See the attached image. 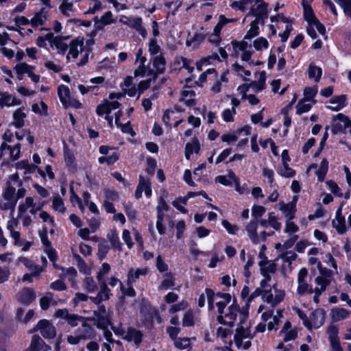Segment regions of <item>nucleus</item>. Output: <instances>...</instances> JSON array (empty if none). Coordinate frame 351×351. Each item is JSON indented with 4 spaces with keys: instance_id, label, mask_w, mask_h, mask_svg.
Segmentation results:
<instances>
[{
    "instance_id": "obj_1",
    "label": "nucleus",
    "mask_w": 351,
    "mask_h": 351,
    "mask_svg": "<svg viewBox=\"0 0 351 351\" xmlns=\"http://www.w3.org/2000/svg\"><path fill=\"white\" fill-rule=\"evenodd\" d=\"M63 157L66 167L71 173H75L77 169V163L73 151L70 149L65 141L63 142Z\"/></svg>"
},
{
    "instance_id": "obj_2",
    "label": "nucleus",
    "mask_w": 351,
    "mask_h": 351,
    "mask_svg": "<svg viewBox=\"0 0 351 351\" xmlns=\"http://www.w3.org/2000/svg\"><path fill=\"white\" fill-rule=\"evenodd\" d=\"M256 8L252 7L250 12L247 13V16H252L258 21H261V24H264L265 19L268 17V6L269 3L265 1L259 2L257 3Z\"/></svg>"
},
{
    "instance_id": "obj_3",
    "label": "nucleus",
    "mask_w": 351,
    "mask_h": 351,
    "mask_svg": "<svg viewBox=\"0 0 351 351\" xmlns=\"http://www.w3.org/2000/svg\"><path fill=\"white\" fill-rule=\"evenodd\" d=\"M328 335V340L332 348V351H343L339 341V328L337 326L331 324L326 330Z\"/></svg>"
},
{
    "instance_id": "obj_4",
    "label": "nucleus",
    "mask_w": 351,
    "mask_h": 351,
    "mask_svg": "<svg viewBox=\"0 0 351 351\" xmlns=\"http://www.w3.org/2000/svg\"><path fill=\"white\" fill-rule=\"evenodd\" d=\"M39 326L40 332L45 339H51L55 338L56 330L49 320L46 319L39 320Z\"/></svg>"
},
{
    "instance_id": "obj_5",
    "label": "nucleus",
    "mask_w": 351,
    "mask_h": 351,
    "mask_svg": "<svg viewBox=\"0 0 351 351\" xmlns=\"http://www.w3.org/2000/svg\"><path fill=\"white\" fill-rule=\"evenodd\" d=\"M36 298V292L32 288L24 287L19 293V302L25 306L32 303Z\"/></svg>"
},
{
    "instance_id": "obj_6",
    "label": "nucleus",
    "mask_w": 351,
    "mask_h": 351,
    "mask_svg": "<svg viewBox=\"0 0 351 351\" xmlns=\"http://www.w3.org/2000/svg\"><path fill=\"white\" fill-rule=\"evenodd\" d=\"M343 205H344V203L341 202V204L339 205V208L336 210V219L338 222V224L335 225V220H332V226L336 228L337 232L339 234H344L347 230L345 218L342 215V208H343Z\"/></svg>"
},
{
    "instance_id": "obj_7",
    "label": "nucleus",
    "mask_w": 351,
    "mask_h": 351,
    "mask_svg": "<svg viewBox=\"0 0 351 351\" xmlns=\"http://www.w3.org/2000/svg\"><path fill=\"white\" fill-rule=\"evenodd\" d=\"M75 333H78L82 340L93 339L96 337V331L90 324L84 322Z\"/></svg>"
},
{
    "instance_id": "obj_8",
    "label": "nucleus",
    "mask_w": 351,
    "mask_h": 351,
    "mask_svg": "<svg viewBox=\"0 0 351 351\" xmlns=\"http://www.w3.org/2000/svg\"><path fill=\"white\" fill-rule=\"evenodd\" d=\"M301 5L303 8L304 19L308 23L309 26H313V24L319 19L317 18L312 6L308 2H305L304 1H302Z\"/></svg>"
},
{
    "instance_id": "obj_9",
    "label": "nucleus",
    "mask_w": 351,
    "mask_h": 351,
    "mask_svg": "<svg viewBox=\"0 0 351 351\" xmlns=\"http://www.w3.org/2000/svg\"><path fill=\"white\" fill-rule=\"evenodd\" d=\"M325 317L326 311L324 308H316L310 314V319L314 324L315 328H318L324 324Z\"/></svg>"
},
{
    "instance_id": "obj_10",
    "label": "nucleus",
    "mask_w": 351,
    "mask_h": 351,
    "mask_svg": "<svg viewBox=\"0 0 351 351\" xmlns=\"http://www.w3.org/2000/svg\"><path fill=\"white\" fill-rule=\"evenodd\" d=\"M346 95H335L329 100V102L332 104H337V106H326V108L332 111L338 112L346 106Z\"/></svg>"
},
{
    "instance_id": "obj_11",
    "label": "nucleus",
    "mask_w": 351,
    "mask_h": 351,
    "mask_svg": "<svg viewBox=\"0 0 351 351\" xmlns=\"http://www.w3.org/2000/svg\"><path fill=\"white\" fill-rule=\"evenodd\" d=\"M279 204L280 210L282 211L287 219L292 220L295 218V215L296 213L295 202L291 201L287 204H285L283 202H281Z\"/></svg>"
},
{
    "instance_id": "obj_12",
    "label": "nucleus",
    "mask_w": 351,
    "mask_h": 351,
    "mask_svg": "<svg viewBox=\"0 0 351 351\" xmlns=\"http://www.w3.org/2000/svg\"><path fill=\"white\" fill-rule=\"evenodd\" d=\"M201 147L199 140L197 137H193L191 143H187L185 146V158L189 160L191 156L193 154H198L200 151Z\"/></svg>"
},
{
    "instance_id": "obj_13",
    "label": "nucleus",
    "mask_w": 351,
    "mask_h": 351,
    "mask_svg": "<svg viewBox=\"0 0 351 351\" xmlns=\"http://www.w3.org/2000/svg\"><path fill=\"white\" fill-rule=\"evenodd\" d=\"M257 228H258V222L257 221H251L246 226V230L247 232V234L252 241V242L257 245L260 243V239L257 234Z\"/></svg>"
},
{
    "instance_id": "obj_14",
    "label": "nucleus",
    "mask_w": 351,
    "mask_h": 351,
    "mask_svg": "<svg viewBox=\"0 0 351 351\" xmlns=\"http://www.w3.org/2000/svg\"><path fill=\"white\" fill-rule=\"evenodd\" d=\"M58 96L62 106L68 107L70 99V90L68 86L61 84L58 87Z\"/></svg>"
},
{
    "instance_id": "obj_15",
    "label": "nucleus",
    "mask_w": 351,
    "mask_h": 351,
    "mask_svg": "<svg viewBox=\"0 0 351 351\" xmlns=\"http://www.w3.org/2000/svg\"><path fill=\"white\" fill-rule=\"evenodd\" d=\"M151 62L155 71H159L162 73L165 72L167 61L163 54L160 53L158 56L152 57Z\"/></svg>"
},
{
    "instance_id": "obj_16",
    "label": "nucleus",
    "mask_w": 351,
    "mask_h": 351,
    "mask_svg": "<svg viewBox=\"0 0 351 351\" xmlns=\"http://www.w3.org/2000/svg\"><path fill=\"white\" fill-rule=\"evenodd\" d=\"M266 72L262 71L260 72L258 81H252L250 84L256 93H259L266 88Z\"/></svg>"
},
{
    "instance_id": "obj_17",
    "label": "nucleus",
    "mask_w": 351,
    "mask_h": 351,
    "mask_svg": "<svg viewBox=\"0 0 351 351\" xmlns=\"http://www.w3.org/2000/svg\"><path fill=\"white\" fill-rule=\"evenodd\" d=\"M267 263H264V261H261L259 263V265L261 267V274L265 278V279H267L271 280V277L270 274H274L276 271V265L274 263L269 264L267 267L265 265Z\"/></svg>"
},
{
    "instance_id": "obj_18",
    "label": "nucleus",
    "mask_w": 351,
    "mask_h": 351,
    "mask_svg": "<svg viewBox=\"0 0 351 351\" xmlns=\"http://www.w3.org/2000/svg\"><path fill=\"white\" fill-rule=\"evenodd\" d=\"M330 315L333 322H339L346 319L349 316V311L343 308H333Z\"/></svg>"
},
{
    "instance_id": "obj_19",
    "label": "nucleus",
    "mask_w": 351,
    "mask_h": 351,
    "mask_svg": "<svg viewBox=\"0 0 351 351\" xmlns=\"http://www.w3.org/2000/svg\"><path fill=\"white\" fill-rule=\"evenodd\" d=\"M12 117L14 121L11 124L18 129L21 128L24 125V119L26 117L25 113L19 108L13 112Z\"/></svg>"
},
{
    "instance_id": "obj_20",
    "label": "nucleus",
    "mask_w": 351,
    "mask_h": 351,
    "mask_svg": "<svg viewBox=\"0 0 351 351\" xmlns=\"http://www.w3.org/2000/svg\"><path fill=\"white\" fill-rule=\"evenodd\" d=\"M328 171V161L326 158H323L321 161L319 169L316 170L315 173L317 177V180L319 182L324 181Z\"/></svg>"
},
{
    "instance_id": "obj_21",
    "label": "nucleus",
    "mask_w": 351,
    "mask_h": 351,
    "mask_svg": "<svg viewBox=\"0 0 351 351\" xmlns=\"http://www.w3.org/2000/svg\"><path fill=\"white\" fill-rule=\"evenodd\" d=\"M94 315L97 317L96 326L97 328L101 330H105L108 328V325H112L110 319L100 313V312L94 311Z\"/></svg>"
},
{
    "instance_id": "obj_22",
    "label": "nucleus",
    "mask_w": 351,
    "mask_h": 351,
    "mask_svg": "<svg viewBox=\"0 0 351 351\" xmlns=\"http://www.w3.org/2000/svg\"><path fill=\"white\" fill-rule=\"evenodd\" d=\"M20 104L21 101L15 97H12L8 92L1 93V108H3L5 106L10 107Z\"/></svg>"
},
{
    "instance_id": "obj_23",
    "label": "nucleus",
    "mask_w": 351,
    "mask_h": 351,
    "mask_svg": "<svg viewBox=\"0 0 351 351\" xmlns=\"http://www.w3.org/2000/svg\"><path fill=\"white\" fill-rule=\"evenodd\" d=\"M83 43V39H80L79 38L72 40L69 44L70 49L66 58L69 59V55H71L74 59L77 58L79 55L77 47L78 46H82Z\"/></svg>"
},
{
    "instance_id": "obj_24",
    "label": "nucleus",
    "mask_w": 351,
    "mask_h": 351,
    "mask_svg": "<svg viewBox=\"0 0 351 351\" xmlns=\"http://www.w3.org/2000/svg\"><path fill=\"white\" fill-rule=\"evenodd\" d=\"M259 21L258 19H255L250 24V29L247 32L244 36V40H251L252 38L257 36L260 32L258 27Z\"/></svg>"
},
{
    "instance_id": "obj_25",
    "label": "nucleus",
    "mask_w": 351,
    "mask_h": 351,
    "mask_svg": "<svg viewBox=\"0 0 351 351\" xmlns=\"http://www.w3.org/2000/svg\"><path fill=\"white\" fill-rule=\"evenodd\" d=\"M53 45L59 50V53L62 55L64 54L68 49L67 44L65 43L62 40V37L60 36H53V38L51 40V46Z\"/></svg>"
},
{
    "instance_id": "obj_26",
    "label": "nucleus",
    "mask_w": 351,
    "mask_h": 351,
    "mask_svg": "<svg viewBox=\"0 0 351 351\" xmlns=\"http://www.w3.org/2000/svg\"><path fill=\"white\" fill-rule=\"evenodd\" d=\"M120 158V154L118 152H113L111 155L108 156H100L98 158V162L99 164H106L108 166L113 165L115 162H117Z\"/></svg>"
},
{
    "instance_id": "obj_27",
    "label": "nucleus",
    "mask_w": 351,
    "mask_h": 351,
    "mask_svg": "<svg viewBox=\"0 0 351 351\" xmlns=\"http://www.w3.org/2000/svg\"><path fill=\"white\" fill-rule=\"evenodd\" d=\"M83 288L88 293H95L98 287L92 276L85 277L83 282Z\"/></svg>"
},
{
    "instance_id": "obj_28",
    "label": "nucleus",
    "mask_w": 351,
    "mask_h": 351,
    "mask_svg": "<svg viewBox=\"0 0 351 351\" xmlns=\"http://www.w3.org/2000/svg\"><path fill=\"white\" fill-rule=\"evenodd\" d=\"M110 250V246L105 239H103L98 244L97 257L101 261L106 258L107 254Z\"/></svg>"
},
{
    "instance_id": "obj_29",
    "label": "nucleus",
    "mask_w": 351,
    "mask_h": 351,
    "mask_svg": "<svg viewBox=\"0 0 351 351\" xmlns=\"http://www.w3.org/2000/svg\"><path fill=\"white\" fill-rule=\"evenodd\" d=\"M317 93V88L316 87H305L304 89V98L303 100L311 101L315 104L317 101L314 99Z\"/></svg>"
},
{
    "instance_id": "obj_30",
    "label": "nucleus",
    "mask_w": 351,
    "mask_h": 351,
    "mask_svg": "<svg viewBox=\"0 0 351 351\" xmlns=\"http://www.w3.org/2000/svg\"><path fill=\"white\" fill-rule=\"evenodd\" d=\"M110 295H112L111 293L101 292V291H99L96 296H90L89 299L95 304L99 305L102 302L108 300Z\"/></svg>"
},
{
    "instance_id": "obj_31",
    "label": "nucleus",
    "mask_w": 351,
    "mask_h": 351,
    "mask_svg": "<svg viewBox=\"0 0 351 351\" xmlns=\"http://www.w3.org/2000/svg\"><path fill=\"white\" fill-rule=\"evenodd\" d=\"M44 343V341L38 335H34L32 337L29 348L32 351H40Z\"/></svg>"
},
{
    "instance_id": "obj_32",
    "label": "nucleus",
    "mask_w": 351,
    "mask_h": 351,
    "mask_svg": "<svg viewBox=\"0 0 351 351\" xmlns=\"http://www.w3.org/2000/svg\"><path fill=\"white\" fill-rule=\"evenodd\" d=\"M309 78H314L316 82H319L322 75V70L320 67L311 64L308 69Z\"/></svg>"
},
{
    "instance_id": "obj_33",
    "label": "nucleus",
    "mask_w": 351,
    "mask_h": 351,
    "mask_svg": "<svg viewBox=\"0 0 351 351\" xmlns=\"http://www.w3.org/2000/svg\"><path fill=\"white\" fill-rule=\"evenodd\" d=\"M5 184L3 197L5 200H11L15 197L16 189L12 186L10 180H7Z\"/></svg>"
},
{
    "instance_id": "obj_34",
    "label": "nucleus",
    "mask_w": 351,
    "mask_h": 351,
    "mask_svg": "<svg viewBox=\"0 0 351 351\" xmlns=\"http://www.w3.org/2000/svg\"><path fill=\"white\" fill-rule=\"evenodd\" d=\"M52 208L55 210H58L60 212L64 213L66 210L64 206V202L61 197L58 193H56L53 195V201H52Z\"/></svg>"
},
{
    "instance_id": "obj_35",
    "label": "nucleus",
    "mask_w": 351,
    "mask_h": 351,
    "mask_svg": "<svg viewBox=\"0 0 351 351\" xmlns=\"http://www.w3.org/2000/svg\"><path fill=\"white\" fill-rule=\"evenodd\" d=\"M278 173L284 178H293L295 176V171L289 167V164H283V169L280 168L278 170Z\"/></svg>"
},
{
    "instance_id": "obj_36",
    "label": "nucleus",
    "mask_w": 351,
    "mask_h": 351,
    "mask_svg": "<svg viewBox=\"0 0 351 351\" xmlns=\"http://www.w3.org/2000/svg\"><path fill=\"white\" fill-rule=\"evenodd\" d=\"M107 237L110 240L112 247H114V249L117 250L119 252L122 251V245L120 242L118 234H117L115 230L112 232L110 235L108 234Z\"/></svg>"
},
{
    "instance_id": "obj_37",
    "label": "nucleus",
    "mask_w": 351,
    "mask_h": 351,
    "mask_svg": "<svg viewBox=\"0 0 351 351\" xmlns=\"http://www.w3.org/2000/svg\"><path fill=\"white\" fill-rule=\"evenodd\" d=\"M45 252L47 254L49 261L53 263V267L55 269H60V267L56 263L58 259L57 251L51 247L48 249H45Z\"/></svg>"
},
{
    "instance_id": "obj_38",
    "label": "nucleus",
    "mask_w": 351,
    "mask_h": 351,
    "mask_svg": "<svg viewBox=\"0 0 351 351\" xmlns=\"http://www.w3.org/2000/svg\"><path fill=\"white\" fill-rule=\"evenodd\" d=\"M262 175L267 179L268 184L271 187H273L276 184L274 179V172L272 169L264 167L263 169Z\"/></svg>"
},
{
    "instance_id": "obj_39",
    "label": "nucleus",
    "mask_w": 351,
    "mask_h": 351,
    "mask_svg": "<svg viewBox=\"0 0 351 351\" xmlns=\"http://www.w3.org/2000/svg\"><path fill=\"white\" fill-rule=\"evenodd\" d=\"M195 324L194 315L191 310L187 311L182 318V326L184 327L193 326Z\"/></svg>"
},
{
    "instance_id": "obj_40",
    "label": "nucleus",
    "mask_w": 351,
    "mask_h": 351,
    "mask_svg": "<svg viewBox=\"0 0 351 351\" xmlns=\"http://www.w3.org/2000/svg\"><path fill=\"white\" fill-rule=\"evenodd\" d=\"M165 278L161 282V284L160 285V289H169L170 287H172L174 286V278L171 272L167 273L165 274Z\"/></svg>"
},
{
    "instance_id": "obj_41",
    "label": "nucleus",
    "mask_w": 351,
    "mask_h": 351,
    "mask_svg": "<svg viewBox=\"0 0 351 351\" xmlns=\"http://www.w3.org/2000/svg\"><path fill=\"white\" fill-rule=\"evenodd\" d=\"M34 66L27 64L26 62H21L17 64L14 67V71L16 74L24 75L27 73L29 69H34Z\"/></svg>"
},
{
    "instance_id": "obj_42",
    "label": "nucleus",
    "mask_w": 351,
    "mask_h": 351,
    "mask_svg": "<svg viewBox=\"0 0 351 351\" xmlns=\"http://www.w3.org/2000/svg\"><path fill=\"white\" fill-rule=\"evenodd\" d=\"M52 298L53 293L47 292L45 296H43L40 299V306L42 310L47 311L49 309Z\"/></svg>"
},
{
    "instance_id": "obj_43",
    "label": "nucleus",
    "mask_w": 351,
    "mask_h": 351,
    "mask_svg": "<svg viewBox=\"0 0 351 351\" xmlns=\"http://www.w3.org/2000/svg\"><path fill=\"white\" fill-rule=\"evenodd\" d=\"M343 8L345 15L351 19V0H335Z\"/></svg>"
},
{
    "instance_id": "obj_44",
    "label": "nucleus",
    "mask_w": 351,
    "mask_h": 351,
    "mask_svg": "<svg viewBox=\"0 0 351 351\" xmlns=\"http://www.w3.org/2000/svg\"><path fill=\"white\" fill-rule=\"evenodd\" d=\"M306 101L303 100V99H300L297 106H296V114H302L304 112H308L311 108L312 106L309 104H304Z\"/></svg>"
},
{
    "instance_id": "obj_45",
    "label": "nucleus",
    "mask_w": 351,
    "mask_h": 351,
    "mask_svg": "<svg viewBox=\"0 0 351 351\" xmlns=\"http://www.w3.org/2000/svg\"><path fill=\"white\" fill-rule=\"evenodd\" d=\"M174 346L180 350H184L190 347V339L188 337L178 338L174 341Z\"/></svg>"
},
{
    "instance_id": "obj_46",
    "label": "nucleus",
    "mask_w": 351,
    "mask_h": 351,
    "mask_svg": "<svg viewBox=\"0 0 351 351\" xmlns=\"http://www.w3.org/2000/svg\"><path fill=\"white\" fill-rule=\"evenodd\" d=\"M222 29L223 27L220 25L218 23L216 24L213 29V35L216 36V38L214 40L210 39V43L214 44L216 46H218L220 44L221 41V32Z\"/></svg>"
},
{
    "instance_id": "obj_47",
    "label": "nucleus",
    "mask_w": 351,
    "mask_h": 351,
    "mask_svg": "<svg viewBox=\"0 0 351 351\" xmlns=\"http://www.w3.org/2000/svg\"><path fill=\"white\" fill-rule=\"evenodd\" d=\"M95 111L96 114L99 117H102L104 114L106 116L111 113L110 107L108 106L106 101H104L102 104L97 105Z\"/></svg>"
},
{
    "instance_id": "obj_48",
    "label": "nucleus",
    "mask_w": 351,
    "mask_h": 351,
    "mask_svg": "<svg viewBox=\"0 0 351 351\" xmlns=\"http://www.w3.org/2000/svg\"><path fill=\"white\" fill-rule=\"evenodd\" d=\"M254 47L256 51H261L263 48L267 49L269 43L264 37H259L254 40Z\"/></svg>"
},
{
    "instance_id": "obj_49",
    "label": "nucleus",
    "mask_w": 351,
    "mask_h": 351,
    "mask_svg": "<svg viewBox=\"0 0 351 351\" xmlns=\"http://www.w3.org/2000/svg\"><path fill=\"white\" fill-rule=\"evenodd\" d=\"M146 162H147V167H146L145 171L148 175L152 176H154V174L155 173V169L157 166L156 160L154 158L149 156V157L147 158Z\"/></svg>"
},
{
    "instance_id": "obj_50",
    "label": "nucleus",
    "mask_w": 351,
    "mask_h": 351,
    "mask_svg": "<svg viewBox=\"0 0 351 351\" xmlns=\"http://www.w3.org/2000/svg\"><path fill=\"white\" fill-rule=\"evenodd\" d=\"M160 47L158 45L157 40L155 38H151L149 42L148 51L149 53L153 56H158L157 54L160 51Z\"/></svg>"
},
{
    "instance_id": "obj_51",
    "label": "nucleus",
    "mask_w": 351,
    "mask_h": 351,
    "mask_svg": "<svg viewBox=\"0 0 351 351\" xmlns=\"http://www.w3.org/2000/svg\"><path fill=\"white\" fill-rule=\"evenodd\" d=\"M221 225L230 234L234 235L239 230V227L237 225L230 223L227 219H223Z\"/></svg>"
},
{
    "instance_id": "obj_52",
    "label": "nucleus",
    "mask_w": 351,
    "mask_h": 351,
    "mask_svg": "<svg viewBox=\"0 0 351 351\" xmlns=\"http://www.w3.org/2000/svg\"><path fill=\"white\" fill-rule=\"evenodd\" d=\"M327 185L328 186L330 191L335 196L338 197H343V193L341 192V189L335 182L333 180H329L327 182Z\"/></svg>"
},
{
    "instance_id": "obj_53",
    "label": "nucleus",
    "mask_w": 351,
    "mask_h": 351,
    "mask_svg": "<svg viewBox=\"0 0 351 351\" xmlns=\"http://www.w3.org/2000/svg\"><path fill=\"white\" fill-rule=\"evenodd\" d=\"M270 21L271 23L280 21L284 23L291 24L293 22V19L286 17L282 13H278L276 15L271 16Z\"/></svg>"
},
{
    "instance_id": "obj_54",
    "label": "nucleus",
    "mask_w": 351,
    "mask_h": 351,
    "mask_svg": "<svg viewBox=\"0 0 351 351\" xmlns=\"http://www.w3.org/2000/svg\"><path fill=\"white\" fill-rule=\"evenodd\" d=\"M279 258H282L285 263H291L295 261L298 255L291 251H285L278 256Z\"/></svg>"
},
{
    "instance_id": "obj_55",
    "label": "nucleus",
    "mask_w": 351,
    "mask_h": 351,
    "mask_svg": "<svg viewBox=\"0 0 351 351\" xmlns=\"http://www.w3.org/2000/svg\"><path fill=\"white\" fill-rule=\"evenodd\" d=\"M47 233V228H43V230L39 232V237L45 249H48L52 247L51 243L49 240Z\"/></svg>"
},
{
    "instance_id": "obj_56",
    "label": "nucleus",
    "mask_w": 351,
    "mask_h": 351,
    "mask_svg": "<svg viewBox=\"0 0 351 351\" xmlns=\"http://www.w3.org/2000/svg\"><path fill=\"white\" fill-rule=\"evenodd\" d=\"M268 222L269 226L273 228L275 230L279 231L281 229V223L278 221L277 218L275 216V213L274 212H271L269 213Z\"/></svg>"
},
{
    "instance_id": "obj_57",
    "label": "nucleus",
    "mask_w": 351,
    "mask_h": 351,
    "mask_svg": "<svg viewBox=\"0 0 351 351\" xmlns=\"http://www.w3.org/2000/svg\"><path fill=\"white\" fill-rule=\"evenodd\" d=\"M333 120H339L343 122L344 123V128H350V133L351 134V120L348 116L343 113H339L333 117Z\"/></svg>"
},
{
    "instance_id": "obj_58",
    "label": "nucleus",
    "mask_w": 351,
    "mask_h": 351,
    "mask_svg": "<svg viewBox=\"0 0 351 351\" xmlns=\"http://www.w3.org/2000/svg\"><path fill=\"white\" fill-rule=\"evenodd\" d=\"M53 36V34L51 33V32H49V33L47 34L44 36H39L38 37V38L36 39V45L39 47H46L45 41L48 40L51 43V40H52Z\"/></svg>"
},
{
    "instance_id": "obj_59",
    "label": "nucleus",
    "mask_w": 351,
    "mask_h": 351,
    "mask_svg": "<svg viewBox=\"0 0 351 351\" xmlns=\"http://www.w3.org/2000/svg\"><path fill=\"white\" fill-rule=\"evenodd\" d=\"M73 3L68 2V0H63L62 3L59 6L60 12L65 16H69V14L68 11L72 10Z\"/></svg>"
},
{
    "instance_id": "obj_60",
    "label": "nucleus",
    "mask_w": 351,
    "mask_h": 351,
    "mask_svg": "<svg viewBox=\"0 0 351 351\" xmlns=\"http://www.w3.org/2000/svg\"><path fill=\"white\" fill-rule=\"evenodd\" d=\"M100 23L102 25H108L115 23V21L113 19L112 13L110 11L106 12L101 16Z\"/></svg>"
},
{
    "instance_id": "obj_61",
    "label": "nucleus",
    "mask_w": 351,
    "mask_h": 351,
    "mask_svg": "<svg viewBox=\"0 0 351 351\" xmlns=\"http://www.w3.org/2000/svg\"><path fill=\"white\" fill-rule=\"evenodd\" d=\"M84 319V317L78 315L77 314H69V317L66 319V322L68 324H69L71 327H75L78 325V322L82 321Z\"/></svg>"
},
{
    "instance_id": "obj_62",
    "label": "nucleus",
    "mask_w": 351,
    "mask_h": 351,
    "mask_svg": "<svg viewBox=\"0 0 351 351\" xmlns=\"http://www.w3.org/2000/svg\"><path fill=\"white\" fill-rule=\"evenodd\" d=\"M265 210L266 209L264 206L254 204L252 208V215L254 218L258 219L263 215Z\"/></svg>"
},
{
    "instance_id": "obj_63",
    "label": "nucleus",
    "mask_w": 351,
    "mask_h": 351,
    "mask_svg": "<svg viewBox=\"0 0 351 351\" xmlns=\"http://www.w3.org/2000/svg\"><path fill=\"white\" fill-rule=\"evenodd\" d=\"M12 149H13L10 153V158L12 161H15L20 158L21 144L17 143L13 147H12Z\"/></svg>"
},
{
    "instance_id": "obj_64",
    "label": "nucleus",
    "mask_w": 351,
    "mask_h": 351,
    "mask_svg": "<svg viewBox=\"0 0 351 351\" xmlns=\"http://www.w3.org/2000/svg\"><path fill=\"white\" fill-rule=\"evenodd\" d=\"M50 288L55 291H62L66 289V285L63 280L59 279L51 282Z\"/></svg>"
}]
</instances>
